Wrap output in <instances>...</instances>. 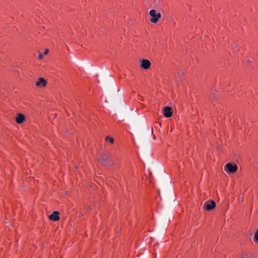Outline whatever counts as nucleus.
Instances as JSON below:
<instances>
[{
	"label": "nucleus",
	"mask_w": 258,
	"mask_h": 258,
	"mask_svg": "<svg viewBox=\"0 0 258 258\" xmlns=\"http://www.w3.org/2000/svg\"><path fill=\"white\" fill-rule=\"evenodd\" d=\"M151 66L150 61L148 59H143L141 61V67L145 70L148 69Z\"/></svg>",
	"instance_id": "4"
},
{
	"label": "nucleus",
	"mask_w": 258,
	"mask_h": 258,
	"mask_svg": "<svg viewBox=\"0 0 258 258\" xmlns=\"http://www.w3.org/2000/svg\"><path fill=\"white\" fill-rule=\"evenodd\" d=\"M161 17L160 13H156V17L155 18H151L150 21L152 23H156L158 21V19Z\"/></svg>",
	"instance_id": "9"
},
{
	"label": "nucleus",
	"mask_w": 258,
	"mask_h": 258,
	"mask_svg": "<svg viewBox=\"0 0 258 258\" xmlns=\"http://www.w3.org/2000/svg\"><path fill=\"white\" fill-rule=\"evenodd\" d=\"M58 215L59 213L57 211H54L52 214L49 216V219L53 221H58L59 219Z\"/></svg>",
	"instance_id": "6"
},
{
	"label": "nucleus",
	"mask_w": 258,
	"mask_h": 258,
	"mask_svg": "<svg viewBox=\"0 0 258 258\" xmlns=\"http://www.w3.org/2000/svg\"><path fill=\"white\" fill-rule=\"evenodd\" d=\"M49 52L48 49H46L44 51V54L46 55Z\"/></svg>",
	"instance_id": "12"
},
{
	"label": "nucleus",
	"mask_w": 258,
	"mask_h": 258,
	"mask_svg": "<svg viewBox=\"0 0 258 258\" xmlns=\"http://www.w3.org/2000/svg\"><path fill=\"white\" fill-rule=\"evenodd\" d=\"M43 58V55L42 53H40L39 56H38V58L39 59H41L42 58Z\"/></svg>",
	"instance_id": "14"
},
{
	"label": "nucleus",
	"mask_w": 258,
	"mask_h": 258,
	"mask_svg": "<svg viewBox=\"0 0 258 258\" xmlns=\"http://www.w3.org/2000/svg\"><path fill=\"white\" fill-rule=\"evenodd\" d=\"M109 138H110L109 137H107L106 138V141H108V140L109 141Z\"/></svg>",
	"instance_id": "15"
},
{
	"label": "nucleus",
	"mask_w": 258,
	"mask_h": 258,
	"mask_svg": "<svg viewBox=\"0 0 258 258\" xmlns=\"http://www.w3.org/2000/svg\"><path fill=\"white\" fill-rule=\"evenodd\" d=\"M238 167L236 165L228 163L225 166V170L230 173H233L237 170Z\"/></svg>",
	"instance_id": "1"
},
{
	"label": "nucleus",
	"mask_w": 258,
	"mask_h": 258,
	"mask_svg": "<svg viewBox=\"0 0 258 258\" xmlns=\"http://www.w3.org/2000/svg\"><path fill=\"white\" fill-rule=\"evenodd\" d=\"M254 238H255V240L258 242V229L256 230L254 234Z\"/></svg>",
	"instance_id": "11"
},
{
	"label": "nucleus",
	"mask_w": 258,
	"mask_h": 258,
	"mask_svg": "<svg viewBox=\"0 0 258 258\" xmlns=\"http://www.w3.org/2000/svg\"><path fill=\"white\" fill-rule=\"evenodd\" d=\"M213 96L214 98L215 97V93L213 94Z\"/></svg>",
	"instance_id": "17"
},
{
	"label": "nucleus",
	"mask_w": 258,
	"mask_h": 258,
	"mask_svg": "<svg viewBox=\"0 0 258 258\" xmlns=\"http://www.w3.org/2000/svg\"><path fill=\"white\" fill-rule=\"evenodd\" d=\"M164 115L166 117H170L172 115L171 109L170 107L166 106L164 109Z\"/></svg>",
	"instance_id": "7"
},
{
	"label": "nucleus",
	"mask_w": 258,
	"mask_h": 258,
	"mask_svg": "<svg viewBox=\"0 0 258 258\" xmlns=\"http://www.w3.org/2000/svg\"><path fill=\"white\" fill-rule=\"evenodd\" d=\"M159 196H160V192L159 191Z\"/></svg>",
	"instance_id": "18"
},
{
	"label": "nucleus",
	"mask_w": 258,
	"mask_h": 258,
	"mask_svg": "<svg viewBox=\"0 0 258 258\" xmlns=\"http://www.w3.org/2000/svg\"><path fill=\"white\" fill-rule=\"evenodd\" d=\"M98 160L103 165L110 166L111 164L109 162V155L107 153H104Z\"/></svg>",
	"instance_id": "3"
},
{
	"label": "nucleus",
	"mask_w": 258,
	"mask_h": 258,
	"mask_svg": "<svg viewBox=\"0 0 258 258\" xmlns=\"http://www.w3.org/2000/svg\"><path fill=\"white\" fill-rule=\"evenodd\" d=\"M183 75V72H181V73L179 74L180 78H181V76Z\"/></svg>",
	"instance_id": "16"
},
{
	"label": "nucleus",
	"mask_w": 258,
	"mask_h": 258,
	"mask_svg": "<svg viewBox=\"0 0 258 258\" xmlns=\"http://www.w3.org/2000/svg\"><path fill=\"white\" fill-rule=\"evenodd\" d=\"M150 15L152 17V18H155L156 17V11L155 10H151L149 12Z\"/></svg>",
	"instance_id": "10"
},
{
	"label": "nucleus",
	"mask_w": 258,
	"mask_h": 258,
	"mask_svg": "<svg viewBox=\"0 0 258 258\" xmlns=\"http://www.w3.org/2000/svg\"><path fill=\"white\" fill-rule=\"evenodd\" d=\"M47 82L43 78H39L38 80L36 82L35 84L38 87H45L46 85Z\"/></svg>",
	"instance_id": "5"
},
{
	"label": "nucleus",
	"mask_w": 258,
	"mask_h": 258,
	"mask_svg": "<svg viewBox=\"0 0 258 258\" xmlns=\"http://www.w3.org/2000/svg\"><path fill=\"white\" fill-rule=\"evenodd\" d=\"M109 141L111 143H113V142H114V139H113L112 138H109Z\"/></svg>",
	"instance_id": "13"
},
{
	"label": "nucleus",
	"mask_w": 258,
	"mask_h": 258,
	"mask_svg": "<svg viewBox=\"0 0 258 258\" xmlns=\"http://www.w3.org/2000/svg\"><path fill=\"white\" fill-rule=\"evenodd\" d=\"M25 119V116L22 113H19L16 118V121L18 123H21Z\"/></svg>",
	"instance_id": "8"
},
{
	"label": "nucleus",
	"mask_w": 258,
	"mask_h": 258,
	"mask_svg": "<svg viewBox=\"0 0 258 258\" xmlns=\"http://www.w3.org/2000/svg\"><path fill=\"white\" fill-rule=\"evenodd\" d=\"M216 206L215 202L213 201H206L203 205V208L207 211H211Z\"/></svg>",
	"instance_id": "2"
}]
</instances>
